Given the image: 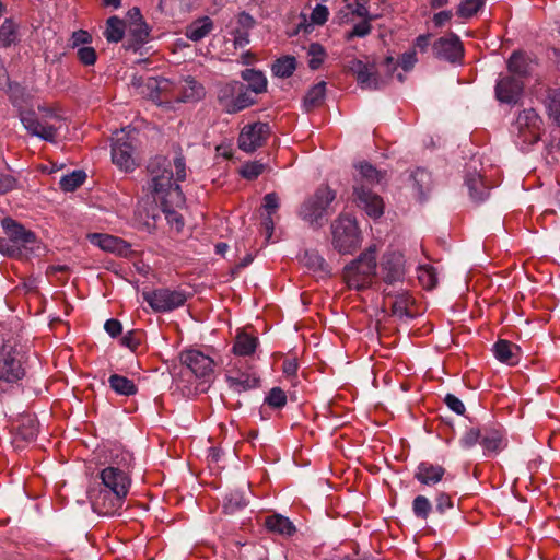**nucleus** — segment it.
Masks as SVG:
<instances>
[{
  "label": "nucleus",
  "instance_id": "1",
  "mask_svg": "<svg viewBox=\"0 0 560 560\" xmlns=\"http://www.w3.org/2000/svg\"><path fill=\"white\" fill-rule=\"evenodd\" d=\"M150 189L162 207L180 208L185 203V196L179 182L187 177L186 161L180 150L175 152L173 161L156 159L150 164Z\"/></svg>",
  "mask_w": 560,
  "mask_h": 560
},
{
  "label": "nucleus",
  "instance_id": "2",
  "mask_svg": "<svg viewBox=\"0 0 560 560\" xmlns=\"http://www.w3.org/2000/svg\"><path fill=\"white\" fill-rule=\"evenodd\" d=\"M7 237L0 238V253L8 257L24 258L40 252V243L34 232L26 230L11 218L2 220Z\"/></svg>",
  "mask_w": 560,
  "mask_h": 560
},
{
  "label": "nucleus",
  "instance_id": "3",
  "mask_svg": "<svg viewBox=\"0 0 560 560\" xmlns=\"http://www.w3.org/2000/svg\"><path fill=\"white\" fill-rule=\"evenodd\" d=\"M336 192L328 186L318 187L300 207L299 217L312 229L323 228L334 212L331 203Z\"/></svg>",
  "mask_w": 560,
  "mask_h": 560
},
{
  "label": "nucleus",
  "instance_id": "4",
  "mask_svg": "<svg viewBox=\"0 0 560 560\" xmlns=\"http://www.w3.org/2000/svg\"><path fill=\"white\" fill-rule=\"evenodd\" d=\"M25 353L13 336L2 338L0 342V385H12L25 374Z\"/></svg>",
  "mask_w": 560,
  "mask_h": 560
},
{
  "label": "nucleus",
  "instance_id": "5",
  "mask_svg": "<svg viewBox=\"0 0 560 560\" xmlns=\"http://www.w3.org/2000/svg\"><path fill=\"white\" fill-rule=\"evenodd\" d=\"M20 119L30 135L48 142H55L59 130L63 127V118L47 107H38V113L21 112Z\"/></svg>",
  "mask_w": 560,
  "mask_h": 560
},
{
  "label": "nucleus",
  "instance_id": "6",
  "mask_svg": "<svg viewBox=\"0 0 560 560\" xmlns=\"http://www.w3.org/2000/svg\"><path fill=\"white\" fill-rule=\"evenodd\" d=\"M132 454L127 451H120L113 457L112 464L104 468L101 474L104 489L127 495L131 485L129 468L132 465Z\"/></svg>",
  "mask_w": 560,
  "mask_h": 560
},
{
  "label": "nucleus",
  "instance_id": "7",
  "mask_svg": "<svg viewBox=\"0 0 560 560\" xmlns=\"http://www.w3.org/2000/svg\"><path fill=\"white\" fill-rule=\"evenodd\" d=\"M332 245L340 254H351L361 245V236L355 219L340 214L331 223Z\"/></svg>",
  "mask_w": 560,
  "mask_h": 560
},
{
  "label": "nucleus",
  "instance_id": "8",
  "mask_svg": "<svg viewBox=\"0 0 560 560\" xmlns=\"http://www.w3.org/2000/svg\"><path fill=\"white\" fill-rule=\"evenodd\" d=\"M376 271V255L369 249L345 268L343 278L349 288L361 290L371 284Z\"/></svg>",
  "mask_w": 560,
  "mask_h": 560
},
{
  "label": "nucleus",
  "instance_id": "9",
  "mask_svg": "<svg viewBox=\"0 0 560 560\" xmlns=\"http://www.w3.org/2000/svg\"><path fill=\"white\" fill-rule=\"evenodd\" d=\"M136 130L122 128L113 137L112 161L121 171L131 172L136 168L135 142Z\"/></svg>",
  "mask_w": 560,
  "mask_h": 560
},
{
  "label": "nucleus",
  "instance_id": "10",
  "mask_svg": "<svg viewBox=\"0 0 560 560\" xmlns=\"http://www.w3.org/2000/svg\"><path fill=\"white\" fill-rule=\"evenodd\" d=\"M218 102L225 113L235 114L252 106L255 98L242 83L232 81L219 85Z\"/></svg>",
  "mask_w": 560,
  "mask_h": 560
},
{
  "label": "nucleus",
  "instance_id": "11",
  "mask_svg": "<svg viewBox=\"0 0 560 560\" xmlns=\"http://www.w3.org/2000/svg\"><path fill=\"white\" fill-rule=\"evenodd\" d=\"M142 298L158 313L171 312L183 306L187 301L185 291L171 290L168 288L143 291Z\"/></svg>",
  "mask_w": 560,
  "mask_h": 560
},
{
  "label": "nucleus",
  "instance_id": "12",
  "mask_svg": "<svg viewBox=\"0 0 560 560\" xmlns=\"http://www.w3.org/2000/svg\"><path fill=\"white\" fill-rule=\"evenodd\" d=\"M179 360L187 371L198 378H208L214 372V361L209 355L196 349H188L180 353Z\"/></svg>",
  "mask_w": 560,
  "mask_h": 560
},
{
  "label": "nucleus",
  "instance_id": "13",
  "mask_svg": "<svg viewBox=\"0 0 560 560\" xmlns=\"http://www.w3.org/2000/svg\"><path fill=\"white\" fill-rule=\"evenodd\" d=\"M270 128L265 122H254L246 125L238 137V148L247 153H252L260 148L268 138Z\"/></svg>",
  "mask_w": 560,
  "mask_h": 560
},
{
  "label": "nucleus",
  "instance_id": "14",
  "mask_svg": "<svg viewBox=\"0 0 560 560\" xmlns=\"http://www.w3.org/2000/svg\"><path fill=\"white\" fill-rule=\"evenodd\" d=\"M126 497L103 488L91 497L92 508L100 515H114L121 509Z\"/></svg>",
  "mask_w": 560,
  "mask_h": 560
},
{
  "label": "nucleus",
  "instance_id": "15",
  "mask_svg": "<svg viewBox=\"0 0 560 560\" xmlns=\"http://www.w3.org/2000/svg\"><path fill=\"white\" fill-rule=\"evenodd\" d=\"M541 119L535 109H524L516 119L520 135L525 142L534 143L540 139Z\"/></svg>",
  "mask_w": 560,
  "mask_h": 560
},
{
  "label": "nucleus",
  "instance_id": "16",
  "mask_svg": "<svg viewBox=\"0 0 560 560\" xmlns=\"http://www.w3.org/2000/svg\"><path fill=\"white\" fill-rule=\"evenodd\" d=\"M524 90V82L514 75L501 77L495 84V97L501 103L516 104Z\"/></svg>",
  "mask_w": 560,
  "mask_h": 560
},
{
  "label": "nucleus",
  "instance_id": "17",
  "mask_svg": "<svg viewBox=\"0 0 560 560\" xmlns=\"http://www.w3.org/2000/svg\"><path fill=\"white\" fill-rule=\"evenodd\" d=\"M353 195L358 207L362 208L369 217L380 218L383 214L384 202L370 188H366L364 185H355L353 187Z\"/></svg>",
  "mask_w": 560,
  "mask_h": 560
},
{
  "label": "nucleus",
  "instance_id": "18",
  "mask_svg": "<svg viewBox=\"0 0 560 560\" xmlns=\"http://www.w3.org/2000/svg\"><path fill=\"white\" fill-rule=\"evenodd\" d=\"M382 275L386 283L400 282L405 278L404 255L398 252H390L383 256Z\"/></svg>",
  "mask_w": 560,
  "mask_h": 560
},
{
  "label": "nucleus",
  "instance_id": "19",
  "mask_svg": "<svg viewBox=\"0 0 560 560\" xmlns=\"http://www.w3.org/2000/svg\"><path fill=\"white\" fill-rule=\"evenodd\" d=\"M348 69L355 75L358 83L363 89H381L385 81L377 77L376 70L371 71L369 66L359 59H352L348 63Z\"/></svg>",
  "mask_w": 560,
  "mask_h": 560
},
{
  "label": "nucleus",
  "instance_id": "20",
  "mask_svg": "<svg viewBox=\"0 0 560 560\" xmlns=\"http://www.w3.org/2000/svg\"><path fill=\"white\" fill-rule=\"evenodd\" d=\"M433 52L435 57L453 62L463 56V46L458 36L450 35L434 42Z\"/></svg>",
  "mask_w": 560,
  "mask_h": 560
},
{
  "label": "nucleus",
  "instance_id": "21",
  "mask_svg": "<svg viewBox=\"0 0 560 560\" xmlns=\"http://www.w3.org/2000/svg\"><path fill=\"white\" fill-rule=\"evenodd\" d=\"M226 382L229 383V387L234 393L240 394L242 392L257 387L259 384V378L252 370H229L226 374Z\"/></svg>",
  "mask_w": 560,
  "mask_h": 560
},
{
  "label": "nucleus",
  "instance_id": "22",
  "mask_svg": "<svg viewBox=\"0 0 560 560\" xmlns=\"http://www.w3.org/2000/svg\"><path fill=\"white\" fill-rule=\"evenodd\" d=\"M444 474L445 469L442 466L422 462L417 467L415 478L422 485L432 486L440 482Z\"/></svg>",
  "mask_w": 560,
  "mask_h": 560
},
{
  "label": "nucleus",
  "instance_id": "23",
  "mask_svg": "<svg viewBox=\"0 0 560 560\" xmlns=\"http://www.w3.org/2000/svg\"><path fill=\"white\" fill-rule=\"evenodd\" d=\"M91 242L106 252L126 255L130 246L121 238L108 234H93Z\"/></svg>",
  "mask_w": 560,
  "mask_h": 560
},
{
  "label": "nucleus",
  "instance_id": "24",
  "mask_svg": "<svg viewBox=\"0 0 560 560\" xmlns=\"http://www.w3.org/2000/svg\"><path fill=\"white\" fill-rule=\"evenodd\" d=\"M495 358L509 365H514L518 361L520 347L508 340H499L493 346Z\"/></svg>",
  "mask_w": 560,
  "mask_h": 560
},
{
  "label": "nucleus",
  "instance_id": "25",
  "mask_svg": "<svg viewBox=\"0 0 560 560\" xmlns=\"http://www.w3.org/2000/svg\"><path fill=\"white\" fill-rule=\"evenodd\" d=\"M168 81L166 79L147 78L140 86V93L155 103H161V94L166 91Z\"/></svg>",
  "mask_w": 560,
  "mask_h": 560
},
{
  "label": "nucleus",
  "instance_id": "26",
  "mask_svg": "<svg viewBox=\"0 0 560 560\" xmlns=\"http://www.w3.org/2000/svg\"><path fill=\"white\" fill-rule=\"evenodd\" d=\"M16 439L30 442L37 436V421L31 416L21 417L16 424L13 425Z\"/></svg>",
  "mask_w": 560,
  "mask_h": 560
},
{
  "label": "nucleus",
  "instance_id": "27",
  "mask_svg": "<svg viewBox=\"0 0 560 560\" xmlns=\"http://www.w3.org/2000/svg\"><path fill=\"white\" fill-rule=\"evenodd\" d=\"M213 30V22L209 16H203L191 22L185 31L187 38L199 42Z\"/></svg>",
  "mask_w": 560,
  "mask_h": 560
},
{
  "label": "nucleus",
  "instance_id": "28",
  "mask_svg": "<svg viewBox=\"0 0 560 560\" xmlns=\"http://www.w3.org/2000/svg\"><path fill=\"white\" fill-rule=\"evenodd\" d=\"M258 345V339L255 336H252L245 331H241L237 334L233 352L237 355H250L255 352Z\"/></svg>",
  "mask_w": 560,
  "mask_h": 560
},
{
  "label": "nucleus",
  "instance_id": "29",
  "mask_svg": "<svg viewBox=\"0 0 560 560\" xmlns=\"http://www.w3.org/2000/svg\"><path fill=\"white\" fill-rule=\"evenodd\" d=\"M182 93L183 102H192L201 100L206 91L202 84L189 75L183 80Z\"/></svg>",
  "mask_w": 560,
  "mask_h": 560
},
{
  "label": "nucleus",
  "instance_id": "30",
  "mask_svg": "<svg viewBox=\"0 0 560 560\" xmlns=\"http://www.w3.org/2000/svg\"><path fill=\"white\" fill-rule=\"evenodd\" d=\"M266 527L275 533L291 536L295 532V527L292 522L282 515L275 514L268 516L265 521Z\"/></svg>",
  "mask_w": 560,
  "mask_h": 560
},
{
  "label": "nucleus",
  "instance_id": "31",
  "mask_svg": "<svg viewBox=\"0 0 560 560\" xmlns=\"http://www.w3.org/2000/svg\"><path fill=\"white\" fill-rule=\"evenodd\" d=\"M465 183L466 186L468 187L469 195L472 200L479 202L487 198V186L485 185L483 179L479 174H468Z\"/></svg>",
  "mask_w": 560,
  "mask_h": 560
},
{
  "label": "nucleus",
  "instance_id": "32",
  "mask_svg": "<svg viewBox=\"0 0 560 560\" xmlns=\"http://www.w3.org/2000/svg\"><path fill=\"white\" fill-rule=\"evenodd\" d=\"M241 77L248 83L252 92L259 94L267 90V79L261 71L246 69L242 71Z\"/></svg>",
  "mask_w": 560,
  "mask_h": 560
},
{
  "label": "nucleus",
  "instance_id": "33",
  "mask_svg": "<svg viewBox=\"0 0 560 560\" xmlns=\"http://www.w3.org/2000/svg\"><path fill=\"white\" fill-rule=\"evenodd\" d=\"M508 69L510 73L522 80L529 73V62L522 52L514 51L508 60Z\"/></svg>",
  "mask_w": 560,
  "mask_h": 560
},
{
  "label": "nucleus",
  "instance_id": "34",
  "mask_svg": "<svg viewBox=\"0 0 560 560\" xmlns=\"http://www.w3.org/2000/svg\"><path fill=\"white\" fill-rule=\"evenodd\" d=\"M108 383L110 388L119 395L131 396L137 393V386L133 381L125 376L113 374L109 376Z\"/></svg>",
  "mask_w": 560,
  "mask_h": 560
},
{
  "label": "nucleus",
  "instance_id": "35",
  "mask_svg": "<svg viewBox=\"0 0 560 560\" xmlns=\"http://www.w3.org/2000/svg\"><path fill=\"white\" fill-rule=\"evenodd\" d=\"M325 93L326 83L324 81L312 86L304 97L305 109L308 112L315 107H318L324 101Z\"/></svg>",
  "mask_w": 560,
  "mask_h": 560
},
{
  "label": "nucleus",
  "instance_id": "36",
  "mask_svg": "<svg viewBox=\"0 0 560 560\" xmlns=\"http://www.w3.org/2000/svg\"><path fill=\"white\" fill-rule=\"evenodd\" d=\"M296 69V60L292 56H283L272 65V73L278 78H289Z\"/></svg>",
  "mask_w": 560,
  "mask_h": 560
},
{
  "label": "nucleus",
  "instance_id": "37",
  "mask_svg": "<svg viewBox=\"0 0 560 560\" xmlns=\"http://www.w3.org/2000/svg\"><path fill=\"white\" fill-rule=\"evenodd\" d=\"M125 34V23L117 16H112L106 22V30L104 36L108 42L118 43L122 39Z\"/></svg>",
  "mask_w": 560,
  "mask_h": 560
},
{
  "label": "nucleus",
  "instance_id": "38",
  "mask_svg": "<svg viewBox=\"0 0 560 560\" xmlns=\"http://www.w3.org/2000/svg\"><path fill=\"white\" fill-rule=\"evenodd\" d=\"M248 504V499L245 493L241 491H231L224 499L225 513L232 514L245 508Z\"/></svg>",
  "mask_w": 560,
  "mask_h": 560
},
{
  "label": "nucleus",
  "instance_id": "39",
  "mask_svg": "<svg viewBox=\"0 0 560 560\" xmlns=\"http://www.w3.org/2000/svg\"><path fill=\"white\" fill-rule=\"evenodd\" d=\"M549 117L560 126V91L549 90L545 100Z\"/></svg>",
  "mask_w": 560,
  "mask_h": 560
},
{
  "label": "nucleus",
  "instance_id": "40",
  "mask_svg": "<svg viewBox=\"0 0 560 560\" xmlns=\"http://www.w3.org/2000/svg\"><path fill=\"white\" fill-rule=\"evenodd\" d=\"M480 444L487 452H498L503 447V436L498 430H489L481 435Z\"/></svg>",
  "mask_w": 560,
  "mask_h": 560
},
{
  "label": "nucleus",
  "instance_id": "41",
  "mask_svg": "<svg viewBox=\"0 0 560 560\" xmlns=\"http://www.w3.org/2000/svg\"><path fill=\"white\" fill-rule=\"evenodd\" d=\"M418 280L427 290L435 288L438 283V275L435 268L430 265L420 266L418 268Z\"/></svg>",
  "mask_w": 560,
  "mask_h": 560
},
{
  "label": "nucleus",
  "instance_id": "42",
  "mask_svg": "<svg viewBox=\"0 0 560 560\" xmlns=\"http://www.w3.org/2000/svg\"><path fill=\"white\" fill-rule=\"evenodd\" d=\"M86 178V175L82 171H73L72 173L65 175L60 179V187L65 191H73L81 186Z\"/></svg>",
  "mask_w": 560,
  "mask_h": 560
},
{
  "label": "nucleus",
  "instance_id": "43",
  "mask_svg": "<svg viewBox=\"0 0 560 560\" xmlns=\"http://www.w3.org/2000/svg\"><path fill=\"white\" fill-rule=\"evenodd\" d=\"M16 40V25L11 19H5L0 26V46L9 47Z\"/></svg>",
  "mask_w": 560,
  "mask_h": 560
},
{
  "label": "nucleus",
  "instance_id": "44",
  "mask_svg": "<svg viewBox=\"0 0 560 560\" xmlns=\"http://www.w3.org/2000/svg\"><path fill=\"white\" fill-rule=\"evenodd\" d=\"M409 177L412 180V186L417 190L419 198L422 199L424 189L428 188L430 184V174L424 170L418 168L412 172Z\"/></svg>",
  "mask_w": 560,
  "mask_h": 560
},
{
  "label": "nucleus",
  "instance_id": "45",
  "mask_svg": "<svg viewBox=\"0 0 560 560\" xmlns=\"http://www.w3.org/2000/svg\"><path fill=\"white\" fill-rule=\"evenodd\" d=\"M307 56L310 57L308 67L312 70H316L323 65L326 57V51L320 44L312 43L308 47Z\"/></svg>",
  "mask_w": 560,
  "mask_h": 560
},
{
  "label": "nucleus",
  "instance_id": "46",
  "mask_svg": "<svg viewBox=\"0 0 560 560\" xmlns=\"http://www.w3.org/2000/svg\"><path fill=\"white\" fill-rule=\"evenodd\" d=\"M485 4V0H463L457 8V15L469 19L475 15Z\"/></svg>",
  "mask_w": 560,
  "mask_h": 560
},
{
  "label": "nucleus",
  "instance_id": "47",
  "mask_svg": "<svg viewBox=\"0 0 560 560\" xmlns=\"http://www.w3.org/2000/svg\"><path fill=\"white\" fill-rule=\"evenodd\" d=\"M411 302V298L408 295V293L404 292L400 294H397L392 302V313L396 316L402 317L408 316L409 311L408 306Z\"/></svg>",
  "mask_w": 560,
  "mask_h": 560
},
{
  "label": "nucleus",
  "instance_id": "48",
  "mask_svg": "<svg viewBox=\"0 0 560 560\" xmlns=\"http://www.w3.org/2000/svg\"><path fill=\"white\" fill-rule=\"evenodd\" d=\"M431 510L432 504L427 497L420 494L413 499L412 512L417 517L421 520H427Z\"/></svg>",
  "mask_w": 560,
  "mask_h": 560
},
{
  "label": "nucleus",
  "instance_id": "49",
  "mask_svg": "<svg viewBox=\"0 0 560 560\" xmlns=\"http://www.w3.org/2000/svg\"><path fill=\"white\" fill-rule=\"evenodd\" d=\"M265 402L276 409H280L287 404V395L280 387H273L265 398Z\"/></svg>",
  "mask_w": 560,
  "mask_h": 560
},
{
  "label": "nucleus",
  "instance_id": "50",
  "mask_svg": "<svg viewBox=\"0 0 560 560\" xmlns=\"http://www.w3.org/2000/svg\"><path fill=\"white\" fill-rule=\"evenodd\" d=\"M359 174L361 176V179L365 180L370 185H373L381 180L380 172L369 163H361L359 165Z\"/></svg>",
  "mask_w": 560,
  "mask_h": 560
},
{
  "label": "nucleus",
  "instance_id": "51",
  "mask_svg": "<svg viewBox=\"0 0 560 560\" xmlns=\"http://www.w3.org/2000/svg\"><path fill=\"white\" fill-rule=\"evenodd\" d=\"M264 170L265 164L258 161L248 162L242 166L241 175L248 180H253L256 179L264 172Z\"/></svg>",
  "mask_w": 560,
  "mask_h": 560
},
{
  "label": "nucleus",
  "instance_id": "52",
  "mask_svg": "<svg viewBox=\"0 0 560 560\" xmlns=\"http://www.w3.org/2000/svg\"><path fill=\"white\" fill-rule=\"evenodd\" d=\"M398 63L393 57H387L376 69L377 77L383 79L385 82L392 78L397 69Z\"/></svg>",
  "mask_w": 560,
  "mask_h": 560
},
{
  "label": "nucleus",
  "instance_id": "53",
  "mask_svg": "<svg viewBox=\"0 0 560 560\" xmlns=\"http://www.w3.org/2000/svg\"><path fill=\"white\" fill-rule=\"evenodd\" d=\"M78 59L84 66H93L96 61L97 55L93 47L82 46L77 51Z\"/></svg>",
  "mask_w": 560,
  "mask_h": 560
},
{
  "label": "nucleus",
  "instance_id": "54",
  "mask_svg": "<svg viewBox=\"0 0 560 560\" xmlns=\"http://www.w3.org/2000/svg\"><path fill=\"white\" fill-rule=\"evenodd\" d=\"M92 42V36L88 31L79 30L72 33L69 46L72 48H80L90 44Z\"/></svg>",
  "mask_w": 560,
  "mask_h": 560
},
{
  "label": "nucleus",
  "instance_id": "55",
  "mask_svg": "<svg viewBox=\"0 0 560 560\" xmlns=\"http://www.w3.org/2000/svg\"><path fill=\"white\" fill-rule=\"evenodd\" d=\"M130 33L137 42H145L149 37V27L144 21L131 22Z\"/></svg>",
  "mask_w": 560,
  "mask_h": 560
},
{
  "label": "nucleus",
  "instance_id": "56",
  "mask_svg": "<svg viewBox=\"0 0 560 560\" xmlns=\"http://www.w3.org/2000/svg\"><path fill=\"white\" fill-rule=\"evenodd\" d=\"M328 16H329V11H328L327 7L323 5V4H317L312 11L311 21L314 24L323 25L327 22Z\"/></svg>",
  "mask_w": 560,
  "mask_h": 560
},
{
  "label": "nucleus",
  "instance_id": "57",
  "mask_svg": "<svg viewBox=\"0 0 560 560\" xmlns=\"http://www.w3.org/2000/svg\"><path fill=\"white\" fill-rule=\"evenodd\" d=\"M481 440V432L478 429L468 430L460 439V444L465 448H470Z\"/></svg>",
  "mask_w": 560,
  "mask_h": 560
},
{
  "label": "nucleus",
  "instance_id": "58",
  "mask_svg": "<svg viewBox=\"0 0 560 560\" xmlns=\"http://www.w3.org/2000/svg\"><path fill=\"white\" fill-rule=\"evenodd\" d=\"M371 24L368 21H362L353 26L347 38L351 39L353 37H364L371 33Z\"/></svg>",
  "mask_w": 560,
  "mask_h": 560
},
{
  "label": "nucleus",
  "instance_id": "59",
  "mask_svg": "<svg viewBox=\"0 0 560 560\" xmlns=\"http://www.w3.org/2000/svg\"><path fill=\"white\" fill-rule=\"evenodd\" d=\"M444 402L457 415H464L466 410L463 401L453 394H447L444 398Z\"/></svg>",
  "mask_w": 560,
  "mask_h": 560
},
{
  "label": "nucleus",
  "instance_id": "60",
  "mask_svg": "<svg viewBox=\"0 0 560 560\" xmlns=\"http://www.w3.org/2000/svg\"><path fill=\"white\" fill-rule=\"evenodd\" d=\"M279 207V197L276 192H269L264 197V208L268 214H272Z\"/></svg>",
  "mask_w": 560,
  "mask_h": 560
},
{
  "label": "nucleus",
  "instance_id": "61",
  "mask_svg": "<svg viewBox=\"0 0 560 560\" xmlns=\"http://www.w3.org/2000/svg\"><path fill=\"white\" fill-rule=\"evenodd\" d=\"M436 510L444 513L446 510L453 508V500L446 493H440L435 499Z\"/></svg>",
  "mask_w": 560,
  "mask_h": 560
},
{
  "label": "nucleus",
  "instance_id": "62",
  "mask_svg": "<svg viewBox=\"0 0 560 560\" xmlns=\"http://www.w3.org/2000/svg\"><path fill=\"white\" fill-rule=\"evenodd\" d=\"M233 43L235 48H243L249 43L248 31L236 30L233 32Z\"/></svg>",
  "mask_w": 560,
  "mask_h": 560
},
{
  "label": "nucleus",
  "instance_id": "63",
  "mask_svg": "<svg viewBox=\"0 0 560 560\" xmlns=\"http://www.w3.org/2000/svg\"><path fill=\"white\" fill-rule=\"evenodd\" d=\"M16 179L11 175L0 176V195L7 194L8 191L15 188Z\"/></svg>",
  "mask_w": 560,
  "mask_h": 560
},
{
  "label": "nucleus",
  "instance_id": "64",
  "mask_svg": "<svg viewBox=\"0 0 560 560\" xmlns=\"http://www.w3.org/2000/svg\"><path fill=\"white\" fill-rule=\"evenodd\" d=\"M104 328L106 332L112 337L118 336L122 330L120 322L114 318L106 320Z\"/></svg>",
  "mask_w": 560,
  "mask_h": 560
}]
</instances>
